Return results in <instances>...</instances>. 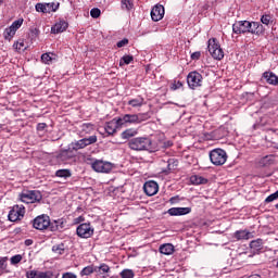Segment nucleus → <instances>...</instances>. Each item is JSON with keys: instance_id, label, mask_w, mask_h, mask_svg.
Returning a JSON list of instances; mask_svg holds the SVG:
<instances>
[{"instance_id": "nucleus-31", "label": "nucleus", "mask_w": 278, "mask_h": 278, "mask_svg": "<svg viewBox=\"0 0 278 278\" xmlns=\"http://www.w3.org/2000/svg\"><path fill=\"white\" fill-rule=\"evenodd\" d=\"M3 36H4V40H12V38H14V36H16V31L11 28V26H9L8 28L4 29V33H3Z\"/></svg>"}, {"instance_id": "nucleus-6", "label": "nucleus", "mask_w": 278, "mask_h": 278, "mask_svg": "<svg viewBox=\"0 0 278 278\" xmlns=\"http://www.w3.org/2000/svg\"><path fill=\"white\" fill-rule=\"evenodd\" d=\"M187 84L191 90H197L203 86V76L197 71L190 72L187 76Z\"/></svg>"}, {"instance_id": "nucleus-48", "label": "nucleus", "mask_w": 278, "mask_h": 278, "mask_svg": "<svg viewBox=\"0 0 278 278\" xmlns=\"http://www.w3.org/2000/svg\"><path fill=\"white\" fill-rule=\"evenodd\" d=\"M277 199H278V194L276 191L265 199V203H273V201H277Z\"/></svg>"}, {"instance_id": "nucleus-45", "label": "nucleus", "mask_w": 278, "mask_h": 278, "mask_svg": "<svg viewBox=\"0 0 278 278\" xmlns=\"http://www.w3.org/2000/svg\"><path fill=\"white\" fill-rule=\"evenodd\" d=\"M270 21H273V17L269 14H265L261 17L263 25H270Z\"/></svg>"}, {"instance_id": "nucleus-49", "label": "nucleus", "mask_w": 278, "mask_h": 278, "mask_svg": "<svg viewBox=\"0 0 278 278\" xmlns=\"http://www.w3.org/2000/svg\"><path fill=\"white\" fill-rule=\"evenodd\" d=\"M0 268L1 270H5V268H8V256L0 257Z\"/></svg>"}, {"instance_id": "nucleus-39", "label": "nucleus", "mask_w": 278, "mask_h": 278, "mask_svg": "<svg viewBox=\"0 0 278 278\" xmlns=\"http://www.w3.org/2000/svg\"><path fill=\"white\" fill-rule=\"evenodd\" d=\"M97 273L100 275H105V273H110V266L108 264H101L100 266H96Z\"/></svg>"}, {"instance_id": "nucleus-26", "label": "nucleus", "mask_w": 278, "mask_h": 278, "mask_svg": "<svg viewBox=\"0 0 278 278\" xmlns=\"http://www.w3.org/2000/svg\"><path fill=\"white\" fill-rule=\"evenodd\" d=\"M60 10V2H46V12L51 14V12H58Z\"/></svg>"}, {"instance_id": "nucleus-53", "label": "nucleus", "mask_w": 278, "mask_h": 278, "mask_svg": "<svg viewBox=\"0 0 278 278\" xmlns=\"http://www.w3.org/2000/svg\"><path fill=\"white\" fill-rule=\"evenodd\" d=\"M45 129H47V124L45 123H39L37 125V131H45Z\"/></svg>"}, {"instance_id": "nucleus-44", "label": "nucleus", "mask_w": 278, "mask_h": 278, "mask_svg": "<svg viewBox=\"0 0 278 278\" xmlns=\"http://www.w3.org/2000/svg\"><path fill=\"white\" fill-rule=\"evenodd\" d=\"M90 16H91L92 18H99V17L101 16V10L98 9V8L91 9V11H90Z\"/></svg>"}, {"instance_id": "nucleus-56", "label": "nucleus", "mask_w": 278, "mask_h": 278, "mask_svg": "<svg viewBox=\"0 0 278 278\" xmlns=\"http://www.w3.org/2000/svg\"><path fill=\"white\" fill-rule=\"evenodd\" d=\"M199 58H201V52H193L191 54V60H199Z\"/></svg>"}, {"instance_id": "nucleus-47", "label": "nucleus", "mask_w": 278, "mask_h": 278, "mask_svg": "<svg viewBox=\"0 0 278 278\" xmlns=\"http://www.w3.org/2000/svg\"><path fill=\"white\" fill-rule=\"evenodd\" d=\"M132 136H134V130L131 129H127L122 132V138H124V140H127L128 138H132Z\"/></svg>"}, {"instance_id": "nucleus-59", "label": "nucleus", "mask_w": 278, "mask_h": 278, "mask_svg": "<svg viewBox=\"0 0 278 278\" xmlns=\"http://www.w3.org/2000/svg\"><path fill=\"white\" fill-rule=\"evenodd\" d=\"M175 201H177V198L175 197L170 198V203H175Z\"/></svg>"}, {"instance_id": "nucleus-27", "label": "nucleus", "mask_w": 278, "mask_h": 278, "mask_svg": "<svg viewBox=\"0 0 278 278\" xmlns=\"http://www.w3.org/2000/svg\"><path fill=\"white\" fill-rule=\"evenodd\" d=\"M86 141L84 139L71 143V148L73 149V151H79L81 149H86Z\"/></svg>"}, {"instance_id": "nucleus-9", "label": "nucleus", "mask_w": 278, "mask_h": 278, "mask_svg": "<svg viewBox=\"0 0 278 278\" xmlns=\"http://www.w3.org/2000/svg\"><path fill=\"white\" fill-rule=\"evenodd\" d=\"M91 168L96 172V173H110L112 170V168H114V164H112L111 162H105V161H101V160H96L92 164H91Z\"/></svg>"}, {"instance_id": "nucleus-13", "label": "nucleus", "mask_w": 278, "mask_h": 278, "mask_svg": "<svg viewBox=\"0 0 278 278\" xmlns=\"http://www.w3.org/2000/svg\"><path fill=\"white\" fill-rule=\"evenodd\" d=\"M53 271L47 270V271H40V270H28L26 271V278H52Z\"/></svg>"}, {"instance_id": "nucleus-21", "label": "nucleus", "mask_w": 278, "mask_h": 278, "mask_svg": "<svg viewBox=\"0 0 278 278\" xmlns=\"http://www.w3.org/2000/svg\"><path fill=\"white\" fill-rule=\"evenodd\" d=\"M64 229V219H54L50 220V231H62Z\"/></svg>"}, {"instance_id": "nucleus-50", "label": "nucleus", "mask_w": 278, "mask_h": 278, "mask_svg": "<svg viewBox=\"0 0 278 278\" xmlns=\"http://www.w3.org/2000/svg\"><path fill=\"white\" fill-rule=\"evenodd\" d=\"M52 251H54V253H59V255H62V253H64V244L54 245Z\"/></svg>"}, {"instance_id": "nucleus-32", "label": "nucleus", "mask_w": 278, "mask_h": 278, "mask_svg": "<svg viewBox=\"0 0 278 278\" xmlns=\"http://www.w3.org/2000/svg\"><path fill=\"white\" fill-rule=\"evenodd\" d=\"M261 164L263 166H271V164H275V155H266L261 160Z\"/></svg>"}, {"instance_id": "nucleus-38", "label": "nucleus", "mask_w": 278, "mask_h": 278, "mask_svg": "<svg viewBox=\"0 0 278 278\" xmlns=\"http://www.w3.org/2000/svg\"><path fill=\"white\" fill-rule=\"evenodd\" d=\"M83 140H85V146L86 147H90V144H96L98 138H97V135H92L88 138H83Z\"/></svg>"}, {"instance_id": "nucleus-51", "label": "nucleus", "mask_w": 278, "mask_h": 278, "mask_svg": "<svg viewBox=\"0 0 278 278\" xmlns=\"http://www.w3.org/2000/svg\"><path fill=\"white\" fill-rule=\"evenodd\" d=\"M126 45H129V39L127 38H124L116 43L118 49H123V47H126Z\"/></svg>"}, {"instance_id": "nucleus-60", "label": "nucleus", "mask_w": 278, "mask_h": 278, "mask_svg": "<svg viewBox=\"0 0 278 278\" xmlns=\"http://www.w3.org/2000/svg\"><path fill=\"white\" fill-rule=\"evenodd\" d=\"M1 3H3V0H0V5H1Z\"/></svg>"}, {"instance_id": "nucleus-29", "label": "nucleus", "mask_w": 278, "mask_h": 278, "mask_svg": "<svg viewBox=\"0 0 278 278\" xmlns=\"http://www.w3.org/2000/svg\"><path fill=\"white\" fill-rule=\"evenodd\" d=\"M128 105L131 108H142L144 105V98H136L128 101Z\"/></svg>"}, {"instance_id": "nucleus-8", "label": "nucleus", "mask_w": 278, "mask_h": 278, "mask_svg": "<svg viewBox=\"0 0 278 278\" xmlns=\"http://www.w3.org/2000/svg\"><path fill=\"white\" fill-rule=\"evenodd\" d=\"M76 233L78 238H92V236H94V228L90 225V223H84L77 227Z\"/></svg>"}, {"instance_id": "nucleus-40", "label": "nucleus", "mask_w": 278, "mask_h": 278, "mask_svg": "<svg viewBox=\"0 0 278 278\" xmlns=\"http://www.w3.org/2000/svg\"><path fill=\"white\" fill-rule=\"evenodd\" d=\"M35 10L36 12H41L42 14H47V4L46 2H39L35 5Z\"/></svg>"}, {"instance_id": "nucleus-10", "label": "nucleus", "mask_w": 278, "mask_h": 278, "mask_svg": "<svg viewBox=\"0 0 278 278\" xmlns=\"http://www.w3.org/2000/svg\"><path fill=\"white\" fill-rule=\"evenodd\" d=\"M251 27V22L249 21H237L232 24L233 34H249V28Z\"/></svg>"}, {"instance_id": "nucleus-15", "label": "nucleus", "mask_w": 278, "mask_h": 278, "mask_svg": "<svg viewBox=\"0 0 278 278\" xmlns=\"http://www.w3.org/2000/svg\"><path fill=\"white\" fill-rule=\"evenodd\" d=\"M118 125H126V123H129L130 125H138V116L136 114H125L122 117H117Z\"/></svg>"}, {"instance_id": "nucleus-7", "label": "nucleus", "mask_w": 278, "mask_h": 278, "mask_svg": "<svg viewBox=\"0 0 278 278\" xmlns=\"http://www.w3.org/2000/svg\"><path fill=\"white\" fill-rule=\"evenodd\" d=\"M25 216V206L23 204H16L9 212L8 218L11 223H16V220H22Z\"/></svg>"}, {"instance_id": "nucleus-46", "label": "nucleus", "mask_w": 278, "mask_h": 278, "mask_svg": "<svg viewBox=\"0 0 278 278\" xmlns=\"http://www.w3.org/2000/svg\"><path fill=\"white\" fill-rule=\"evenodd\" d=\"M93 129H94V126L92 124L83 125V131H85V134H91Z\"/></svg>"}, {"instance_id": "nucleus-22", "label": "nucleus", "mask_w": 278, "mask_h": 278, "mask_svg": "<svg viewBox=\"0 0 278 278\" xmlns=\"http://www.w3.org/2000/svg\"><path fill=\"white\" fill-rule=\"evenodd\" d=\"M163 255H173L175 253V245L172 243H164L159 249Z\"/></svg>"}, {"instance_id": "nucleus-35", "label": "nucleus", "mask_w": 278, "mask_h": 278, "mask_svg": "<svg viewBox=\"0 0 278 278\" xmlns=\"http://www.w3.org/2000/svg\"><path fill=\"white\" fill-rule=\"evenodd\" d=\"M15 51H25V41L23 39L17 40L13 43Z\"/></svg>"}, {"instance_id": "nucleus-5", "label": "nucleus", "mask_w": 278, "mask_h": 278, "mask_svg": "<svg viewBox=\"0 0 278 278\" xmlns=\"http://www.w3.org/2000/svg\"><path fill=\"white\" fill-rule=\"evenodd\" d=\"M51 217L47 214L38 215L35 219H33V227L38 231H46V229H50Z\"/></svg>"}, {"instance_id": "nucleus-33", "label": "nucleus", "mask_w": 278, "mask_h": 278, "mask_svg": "<svg viewBox=\"0 0 278 278\" xmlns=\"http://www.w3.org/2000/svg\"><path fill=\"white\" fill-rule=\"evenodd\" d=\"M92 273H97V268L94 266H87L80 271V276L88 277V275H92Z\"/></svg>"}, {"instance_id": "nucleus-1", "label": "nucleus", "mask_w": 278, "mask_h": 278, "mask_svg": "<svg viewBox=\"0 0 278 278\" xmlns=\"http://www.w3.org/2000/svg\"><path fill=\"white\" fill-rule=\"evenodd\" d=\"M128 147L132 151H149L150 153L157 151V148H153V142L148 137L132 138L129 140Z\"/></svg>"}, {"instance_id": "nucleus-16", "label": "nucleus", "mask_w": 278, "mask_h": 278, "mask_svg": "<svg viewBox=\"0 0 278 278\" xmlns=\"http://www.w3.org/2000/svg\"><path fill=\"white\" fill-rule=\"evenodd\" d=\"M262 78L266 80L269 86H278V76L271 71L264 72Z\"/></svg>"}, {"instance_id": "nucleus-34", "label": "nucleus", "mask_w": 278, "mask_h": 278, "mask_svg": "<svg viewBox=\"0 0 278 278\" xmlns=\"http://www.w3.org/2000/svg\"><path fill=\"white\" fill-rule=\"evenodd\" d=\"M137 116V125L140 123H144V121H149L151 118V115L149 113H139L136 114Z\"/></svg>"}, {"instance_id": "nucleus-28", "label": "nucleus", "mask_w": 278, "mask_h": 278, "mask_svg": "<svg viewBox=\"0 0 278 278\" xmlns=\"http://www.w3.org/2000/svg\"><path fill=\"white\" fill-rule=\"evenodd\" d=\"M73 176V173H71V169H59L55 172V177H59L61 179H68Z\"/></svg>"}, {"instance_id": "nucleus-61", "label": "nucleus", "mask_w": 278, "mask_h": 278, "mask_svg": "<svg viewBox=\"0 0 278 278\" xmlns=\"http://www.w3.org/2000/svg\"><path fill=\"white\" fill-rule=\"evenodd\" d=\"M206 138V140H210V137H205Z\"/></svg>"}, {"instance_id": "nucleus-52", "label": "nucleus", "mask_w": 278, "mask_h": 278, "mask_svg": "<svg viewBox=\"0 0 278 278\" xmlns=\"http://www.w3.org/2000/svg\"><path fill=\"white\" fill-rule=\"evenodd\" d=\"M184 86V84L181 83V80H178L177 83H174L172 85V90H179V88H181Z\"/></svg>"}, {"instance_id": "nucleus-41", "label": "nucleus", "mask_w": 278, "mask_h": 278, "mask_svg": "<svg viewBox=\"0 0 278 278\" xmlns=\"http://www.w3.org/2000/svg\"><path fill=\"white\" fill-rule=\"evenodd\" d=\"M119 275L122 278H134L136 276V274H134V270L131 269H124L121 271Z\"/></svg>"}, {"instance_id": "nucleus-19", "label": "nucleus", "mask_w": 278, "mask_h": 278, "mask_svg": "<svg viewBox=\"0 0 278 278\" xmlns=\"http://www.w3.org/2000/svg\"><path fill=\"white\" fill-rule=\"evenodd\" d=\"M264 33V26L258 22H250V27L248 34H254L255 36H260Z\"/></svg>"}, {"instance_id": "nucleus-54", "label": "nucleus", "mask_w": 278, "mask_h": 278, "mask_svg": "<svg viewBox=\"0 0 278 278\" xmlns=\"http://www.w3.org/2000/svg\"><path fill=\"white\" fill-rule=\"evenodd\" d=\"M62 278H77V275L67 271L62 275Z\"/></svg>"}, {"instance_id": "nucleus-43", "label": "nucleus", "mask_w": 278, "mask_h": 278, "mask_svg": "<svg viewBox=\"0 0 278 278\" xmlns=\"http://www.w3.org/2000/svg\"><path fill=\"white\" fill-rule=\"evenodd\" d=\"M23 261V255L17 254L11 257L10 262L13 266H16V264H21V262Z\"/></svg>"}, {"instance_id": "nucleus-11", "label": "nucleus", "mask_w": 278, "mask_h": 278, "mask_svg": "<svg viewBox=\"0 0 278 278\" xmlns=\"http://www.w3.org/2000/svg\"><path fill=\"white\" fill-rule=\"evenodd\" d=\"M151 18L154 21V23H157V21H162L164 18L165 10L164 5L156 4L151 10Z\"/></svg>"}, {"instance_id": "nucleus-17", "label": "nucleus", "mask_w": 278, "mask_h": 278, "mask_svg": "<svg viewBox=\"0 0 278 278\" xmlns=\"http://www.w3.org/2000/svg\"><path fill=\"white\" fill-rule=\"evenodd\" d=\"M118 127H122V125H118V117H115L111 122L106 123L104 129L109 136H114Z\"/></svg>"}, {"instance_id": "nucleus-57", "label": "nucleus", "mask_w": 278, "mask_h": 278, "mask_svg": "<svg viewBox=\"0 0 278 278\" xmlns=\"http://www.w3.org/2000/svg\"><path fill=\"white\" fill-rule=\"evenodd\" d=\"M74 223H76V224L84 223V216H79V217L75 218Z\"/></svg>"}, {"instance_id": "nucleus-23", "label": "nucleus", "mask_w": 278, "mask_h": 278, "mask_svg": "<svg viewBox=\"0 0 278 278\" xmlns=\"http://www.w3.org/2000/svg\"><path fill=\"white\" fill-rule=\"evenodd\" d=\"M250 249H252V251H254V253H260V251H262V249H264V240L263 239L252 240L250 242Z\"/></svg>"}, {"instance_id": "nucleus-14", "label": "nucleus", "mask_w": 278, "mask_h": 278, "mask_svg": "<svg viewBox=\"0 0 278 278\" xmlns=\"http://www.w3.org/2000/svg\"><path fill=\"white\" fill-rule=\"evenodd\" d=\"M68 29V22L65 20H59L52 27L51 34H62Z\"/></svg>"}, {"instance_id": "nucleus-58", "label": "nucleus", "mask_w": 278, "mask_h": 278, "mask_svg": "<svg viewBox=\"0 0 278 278\" xmlns=\"http://www.w3.org/2000/svg\"><path fill=\"white\" fill-rule=\"evenodd\" d=\"M33 244H34V240H31V239L25 240V245L26 247H31Z\"/></svg>"}, {"instance_id": "nucleus-30", "label": "nucleus", "mask_w": 278, "mask_h": 278, "mask_svg": "<svg viewBox=\"0 0 278 278\" xmlns=\"http://www.w3.org/2000/svg\"><path fill=\"white\" fill-rule=\"evenodd\" d=\"M121 8L122 10L129 12L130 10H134V2H131V0H121Z\"/></svg>"}, {"instance_id": "nucleus-4", "label": "nucleus", "mask_w": 278, "mask_h": 278, "mask_svg": "<svg viewBox=\"0 0 278 278\" xmlns=\"http://www.w3.org/2000/svg\"><path fill=\"white\" fill-rule=\"evenodd\" d=\"M210 160L214 166H223L227 162V152L220 148L210 152Z\"/></svg>"}, {"instance_id": "nucleus-18", "label": "nucleus", "mask_w": 278, "mask_h": 278, "mask_svg": "<svg viewBox=\"0 0 278 278\" xmlns=\"http://www.w3.org/2000/svg\"><path fill=\"white\" fill-rule=\"evenodd\" d=\"M192 212L191 207H172L167 211L169 216H186Z\"/></svg>"}, {"instance_id": "nucleus-36", "label": "nucleus", "mask_w": 278, "mask_h": 278, "mask_svg": "<svg viewBox=\"0 0 278 278\" xmlns=\"http://www.w3.org/2000/svg\"><path fill=\"white\" fill-rule=\"evenodd\" d=\"M134 62V55H124L119 61V66H124V64H131Z\"/></svg>"}, {"instance_id": "nucleus-24", "label": "nucleus", "mask_w": 278, "mask_h": 278, "mask_svg": "<svg viewBox=\"0 0 278 278\" xmlns=\"http://www.w3.org/2000/svg\"><path fill=\"white\" fill-rule=\"evenodd\" d=\"M190 182L192 184V186H203L207 184V178H204L199 175H193L190 177Z\"/></svg>"}, {"instance_id": "nucleus-20", "label": "nucleus", "mask_w": 278, "mask_h": 278, "mask_svg": "<svg viewBox=\"0 0 278 278\" xmlns=\"http://www.w3.org/2000/svg\"><path fill=\"white\" fill-rule=\"evenodd\" d=\"M233 238H236L238 241L240 240H251L253 238V232L244 229V230H237L233 233Z\"/></svg>"}, {"instance_id": "nucleus-55", "label": "nucleus", "mask_w": 278, "mask_h": 278, "mask_svg": "<svg viewBox=\"0 0 278 278\" xmlns=\"http://www.w3.org/2000/svg\"><path fill=\"white\" fill-rule=\"evenodd\" d=\"M164 149H170V147H173V141L167 140L163 143Z\"/></svg>"}, {"instance_id": "nucleus-2", "label": "nucleus", "mask_w": 278, "mask_h": 278, "mask_svg": "<svg viewBox=\"0 0 278 278\" xmlns=\"http://www.w3.org/2000/svg\"><path fill=\"white\" fill-rule=\"evenodd\" d=\"M207 49L214 60H223V58H225V52L223 51V48H220V43H218L216 38L208 39Z\"/></svg>"}, {"instance_id": "nucleus-42", "label": "nucleus", "mask_w": 278, "mask_h": 278, "mask_svg": "<svg viewBox=\"0 0 278 278\" xmlns=\"http://www.w3.org/2000/svg\"><path fill=\"white\" fill-rule=\"evenodd\" d=\"M53 53H43L41 55V61L45 63V64H51V62L53 61Z\"/></svg>"}, {"instance_id": "nucleus-12", "label": "nucleus", "mask_w": 278, "mask_h": 278, "mask_svg": "<svg viewBox=\"0 0 278 278\" xmlns=\"http://www.w3.org/2000/svg\"><path fill=\"white\" fill-rule=\"evenodd\" d=\"M143 190L148 197H154L160 190V186L154 180H149L143 185Z\"/></svg>"}, {"instance_id": "nucleus-3", "label": "nucleus", "mask_w": 278, "mask_h": 278, "mask_svg": "<svg viewBox=\"0 0 278 278\" xmlns=\"http://www.w3.org/2000/svg\"><path fill=\"white\" fill-rule=\"evenodd\" d=\"M20 199L22 203H40L42 201V193L38 190L24 191Z\"/></svg>"}, {"instance_id": "nucleus-25", "label": "nucleus", "mask_w": 278, "mask_h": 278, "mask_svg": "<svg viewBox=\"0 0 278 278\" xmlns=\"http://www.w3.org/2000/svg\"><path fill=\"white\" fill-rule=\"evenodd\" d=\"M179 162L175 159H169L167 161V168L163 169V173H165V175H168L170 173V170H175V168H177Z\"/></svg>"}, {"instance_id": "nucleus-37", "label": "nucleus", "mask_w": 278, "mask_h": 278, "mask_svg": "<svg viewBox=\"0 0 278 278\" xmlns=\"http://www.w3.org/2000/svg\"><path fill=\"white\" fill-rule=\"evenodd\" d=\"M23 21H24L23 18H18L16 21H14L11 24L10 28L14 29L15 31H18V29H21V27L23 26Z\"/></svg>"}]
</instances>
